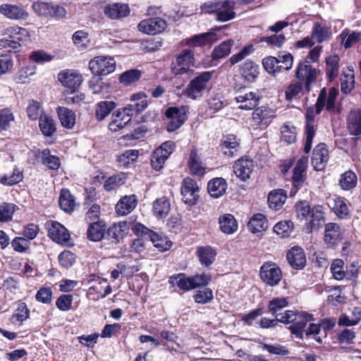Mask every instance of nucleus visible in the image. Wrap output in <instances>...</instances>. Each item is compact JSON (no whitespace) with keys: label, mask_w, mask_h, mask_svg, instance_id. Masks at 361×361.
Instances as JSON below:
<instances>
[{"label":"nucleus","mask_w":361,"mask_h":361,"mask_svg":"<svg viewBox=\"0 0 361 361\" xmlns=\"http://www.w3.org/2000/svg\"><path fill=\"white\" fill-rule=\"evenodd\" d=\"M279 322L283 324H292L289 327L291 334L295 335L297 338H302L304 332L307 336H313V338L318 343H322V340L317 336L321 326L319 324L311 323L305 329L307 322L313 320V316L310 314L300 312H296L292 310H286L284 315L279 319Z\"/></svg>","instance_id":"obj_1"},{"label":"nucleus","mask_w":361,"mask_h":361,"mask_svg":"<svg viewBox=\"0 0 361 361\" xmlns=\"http://www.w3.org/2000/svg\"><path fill=\"white\" fill-rule=\"evenodd\" d=\"M235 5L233 0H212L202 4L200 10L203 13L214 15L216 20L224 23L235 18Z\"/></svg>","instance_id":"obj_2"},{"label":"nucleus","mask_w":361,"mask_h":361,"mask_svg":"<svg viewBox=\"0 0 361 361\" xmlns=\"http://www.w3.org/2000/svg\"><path fill=\"white\" fill-rule=\"evenodd\" d=\"M214 71H203L190 80L185 90V94L192 99H197L203 95L204 91L211 88V80Z\"/></svg>","instance_id":"obj_3"},{"label":"nucleus","mask_w":361,"mask_h":361,"mask_svg":"<svg viewBox=\"0 0 361 361\" xmlns=\"http://www.w3.org/2000/svg\"><path fill=\"white\" fill-rule=\"evenodd\" d=\"M235 99L239 104V108L243 110H252L259 104L261 96L256 91H251L245 87H240L235 92Z\"/></svg>","instance_id":"obj_4"},{"label":"nucleus","mask_w":361,"mask_h":361,"mask_svg":"<svg viewBox=\"0 0 361 361\" xmlns=\"http://www.w3.org/2000/svg\"><path fill=\"white\" fill-rule=\"evenodd\" d=\"M189 107L188 106H171L166 110L165 116L170 121L167 123V130L173 132L179 128L188 119Z\"/></svg>","instance_id":"obj_5"},{"label":"nucleus","mask_w":361,"mask_h":361,"mask_svg":"<svg viewBox=\"0 0 361 361\" xmlns=\"http://www.w3.org/2000/svg\"><path fill=\"white\" fill-rule=\"evenodd\" d=\"M89 68L97 75H106L115 71L116 61L113 57L98 56L90 60Z\"/></svg>","instance_id":"obj_6"},{"label":"nucleus","mask_w":361,"mask_h":361,"mask_svg":"<svg viewBox=\"0 0 361 361\" xmlns=\"http://www.w3.org/2000/svg\"><path fill=\"white\" fill-rule=\"evenodd\" d=\"M195 65L194 52L190 49H183L171 63V71L175 75L187 73Z\"/></svg>","instance_id":"obj_7"},{"label":"nucleus","mask_w":361,"mask_h":361,"mask_svg":"<svg viewBox=\"0 0 361 361\" xmlns=\"http://www.w3.org/2000/svg\"><path fill=\"white\" fill-rule=\"evenodd\" d=\"M45 227L49 236L54 241L66 246L71 245L70 233L62 224L55 221H49L46 223Z\"/></svg>","instance_id":"obj_8"},{"label":"nucleus","mask_w":361,"mask_h":361,"mask_svg":"<svg viewBox=\"0 0 361 361\" xmlns=\"http://www.w3.org/2000/svg\"><path fill=\"white\" fill-rule=\"evenodd\" d=\"M261 279L270 286H276L282 279L281 269L273 262H265L262 264L259 271Z\"/></svg>","instance_id":"obj_9"},{"label":"nucleus","mask_w":361,"mask_h":361,"mask_svg":"<svg viewBox=\"0 0 361 361\" xmlns=\"http://www.w3.org/2000/svg\"><path fill=\"white\" fill-rule=\"evenodd\" d=\"M337 94L338 92L334 88H331L329 92L325 87L322 88L315 104L316 114H320L324 107L329 112L334 111Z\"/></svg>","instance_id":"obj_10"},{"label":"nucleus","mask_w":361,"mask_h":361,"mask_svg":"<svg viewBox=\"0 0 361 361\" xmlns=\"http://www.w3.org/2000/svg\"><path fill=\"white\" fill-rule=\"evenodd\" d=\"M32 7L35 12L39 16L63 18L66 14V11L63 7L53 4L52 3L37 1L33 3Z\"/></svg>","instance_id":"obj_11"},{"label":"nucleus","mask_w":361,"mask_h":361,"mask_svg":"<svg viewBox=\"0 0 361 361\" xmlns=\"http://www.w3.org/2000/svg\"><path fill=\"white\" fill-rule=\"evenodd\" d=\"M182 200L189 205H194L199 199V187L197 182L190 178H184L181 183Z\"/></svg>","instance_id":"obj_12"},{"label":"nucleus","mask_w":361,"mask_h":361,"mask_svg":"<svg viewBox=\"0 0 361 361\" xmlns=\"http://www.w3.org/2000/svg\"><path fill=\"white\" fill-rule=\"evenodd\" d=\"M283 63L286 66H279L277 58L274 56H267L262 60V65L268 73L275 76L276 73L290 70L293 63V56L288 53Z\"/></svg>","instance_id":"obj_13"},{"label":"nucleus","mask_w":361,"mask_h":361,"mask_svg":"<svg viewBox=\"0 0 361 361\" xmlns=\"http://www.w3.org/2000/svg\"><path fill=\"white\" fill-rule=\"evenodd\" d=\"M317 69L312 68L307 61L300 62L295 72V77L301 82H305V88L310 91V85L317 80Z\"/></svg>","instance_id":"obj_14"},{"label":"nucleus","mask_w":361,"mask_h":361,"mask_svg":"<svg viewBox=\"0 0 361 361\" xmlns=\"http://www.w3.org/2000/svg\"><path fill=\"white\" fill-rule=\"evenodd\" d=\"M343 238V232L336 223L325 225L324 241L328 248L335 249Z\"/></svg>","instance_id":"obj_15"},{"label":"nucleus","mask_w":361,"mask_h":361,"mask_svg":"<svg viewBox=\"0 0 361 361\" xmlns=\"http://www.w3.org/2000/svg\"><path fill=\"white\" fill-rule=\"evenodd\" d=\"M166 27V22L161 18H149L142 20L138 24V30L147 35H156L163 32Z\"/></svg>","instance_id":"obj_16"},{"label":"nucleus","mask_w":361,"mask_h":361,"mask_svg":"<svg viewBox=\"0 0 361 361\" xmlns=\"http://www.w3.org/2000/svg\"><path fill=\"white\" fill-rule=\"evenodd\" d=\"M59 82L66 87L75 91L82 82V75L74 70H63L58 74Z\"/></svg>","instance_id":"obj_17"},{"label":"nucleus","mask_w":361,"mask_h":361,"mask_svg":"<svg viewBox=\"0 0 361 361\" xmlns=\"http://www.w3.org/2000/svg\"><path fill=\"white\" fill-rule=\"evenodd\" d=\"M306 126H305V142L304 147V152L307 154L312 148V140L315 135L316 130L314 126V111L313 107L307 109L305 114Z\"/></svg>","instance_id":"obj_18"},{"label":"nucleus","mask_w":361,"mask_h":361,"mask_svg":"<svg viewBox=\"0 0 361 361\" xmlns=\"http://www.w3.org/2000/svg\"><path fill=\"white\" fill-rule=\"evenodd\" d=\"M147 107V96L142 92L134 94L131 97L130 103L124 107V111L133 116L143 111Z\"/></svg>","instance_id":"obj_19"},{"label":"nucleus","mask_w":361,"mask_h":361,"mask_svg":"<svg viewBox=\"0 0 361 361\" xmlns=\"http://www.w3.org/2000/svg\"><path fill=\"white\" fill-rule=\"evenodd\" d=\"M254 167L253 161L247 158L238 159L233 166V172L243 181L250 178Z\"/></svg>","instance_id":"obj_20"},{"label":"nucleus","mask_w":361,"mask_h":361,"mask_svg":"<svg viewBox=\"0 0 361 361\" xmlns=\"http://www.w3.org/2000/svg\"><path fill=\"white\" fill-rule=\"evenodd\" d=\"M0 13L11 20H25L29 16L23 7L10 4H1Z\"/></svg>","instance_id":"obj_21"},{"label":"nucleus","mask_w":361,"mask_h":361,"mask_svg":"<svg viewBox=\"0 0 361 361\" xmlns=\"http://www.w3.org/2000/svg\"><path fill=\"white\" fill-rule=\"evenodd\" d=\"M221 152L228 157L235 156L240 148L239 140L234 135H224L219 145Z\"/></svg>","instance_id":"obj_22"},{"label":"nucleus","mask_w":361,"mask_h":361,"mask_svg":"<svg viewBox=\"0 0 361 361\" xmlns=\"http://www.w3.org/2000/svg\"><path fill=\"white\" fill-rule=\"evenodd\" d=\"M329 150L324 143L318 144L313 149L312 156V164L317 171L324 168V164L329 160Z\"/></svg>","instance_id":"obj_23"},{"label":"nucleus","mask_w":361,"mask_h":361,"mask_svg":"<svg viewBox=\"0 0 361 361\" xmlns=\"http://www.w3.org/2000/svg\"><path fill=\"white\" fill-rule=\"evenodd\" d=\"M217 40L215 32H209L193 35L185 39V45L190 47L211 45Z\"/></svg>","instance_id":"obj_24"},{"label":"nucleus","mask_w":361,"mask_h":361,"mask_svg":"<svg viewBox=\"0 0 361 361\" xmlns=\"http://www.w3.org/2000/svg\"><path fill=\"white\" fill-rule=\"evenodd\" d=\"M104 13L112 20H119L129 14L130 8L126 4L115 3L106 6Z\"/></svg>","instance_id":"obj_25"},{"label":"nucleus","mask_w":361,"mask_h":361,"mask_svg":"<svg viewBox=\"0 0 361 361\" xmlns=\"http://www.w3.org/2000/svg\"><path fill=\"white\" fill-rule=\"evenodd\" d=\"M289 264L295 269H302L306 264V257L303 250L299 247H292L287 253Z\"/></svg>","instance_id":"obj_26"},{"label":"nucleus","mask_w":361,"mask_h":361,"mask_svg":"<svg viewBox=\"0 0 361 361\" xmlns=\"http://www.w3.org/2000/svg\"><path fill=\"white\" fill-rule=\"evenodd\" d=\"M106 224L104 221L97 220L90 224L87 231V238L93 242L101 240L106 235Z\"/></svg>","instance_id":"obj_27"},{"label":"nucleus","mask_w":361,"mask_h":361,"mask_svg":"<svg viewBox=\"0 0 361 361\" xmlns=\"http://www.w3.org/2000/svg\"><path fill=\"white\" fill-rule=\"evenodd\" d=\"M137 226L142 227L143 230H146L145 235H147V238H149L150 241L160 251H165L170 248L171 243V241H169L165 237L159 235L152 231H149L148 228L144 227L141 224L137 225L136 228H137Z\"/></svg>","instance_id":"obj_28"},{"label":"nucleus","mask_w":361,"mask_h":361,"mask_svg":"<svg viewBox=\"0 0 361 361\" xmlns=\"http://www.w3.org/2000/svg\"><path fill=\"white\" fill-rule=\"evenodd\" d=\"M227 189L226 180L223 178H214L207 184V190L209 195L214 198L221 197L226 193Z\"/></svg>","instance_id":"obj_29"},{"label":"nucleus","mask_w":361,"mask_h":361,"mask_svg":"<svg viewBox=\"0 0 361 361\" xmlns=\"http://www.w3.org/2000/svg\"><path fill=\"white\" fill-rule=\"evenodd\" d=\"M307 157H302L293 169V183L295 187L300 188L305 179Z\"/></svg>","instance_id":"obj_30"},{"label":"nucleus","mask_w":361,"mask_h":361,"mask_svg":"<svg viewBox=\"0 0 361 361\" xmlns=\"http://www.w3.org/2000/svg\"><path fill=\"white\" fill-rule=\"evenodd\" d=\"M242 77L248 82H253L259 75V66L252 61L247 60L240 68Z\"/></svg>","instance_id":"obj_31"},{"label":"nucleus","mask_w":361,"mask_h":361,"mask_svg":"<svg viewBox=\"0 0 361 361\" xmlns=\"http://www.w3.org/2000/svg\"><path fill=\"white\" fill-rule=\"evenodd\" d=\"M127 231V224L126 222H118V224H114L107 229L106 236L109 240H112L113 242L117 243L119 242L120 239L124 237Z\"/></svg>","instance_id":"obj_32"},{"label":"nucleus","mask_w":361,"mask_h":361,"mask_svg":"<svg viewBox=\"0 0 361 361\" xmlns=\"http://www.w3.org/2000/svg\"><path fill=\"white\" fill-rule=\"evenodd\" d=\"M219 224L221 231L226 234H233L238 229L237 221L231 214H224L220 216Z\"/></svg>","instance_id":"obj_33"},{"label":"nucleus","mask_w":361,"mask_h":361,"mask_svg":"<svg viewBox=\"0 0 361 361\" xmlns=\"http://www.w3.org/2000/svg\"><path fill=\"white\" fill-rule=\"evenodd\" d=\"M137 205V199L135 195L122 197L116 205L117 214L126 215L132 212Z\"/></svg>","instance_id":"obj_34"},{"label":"nucleus","mask_w":361,"mask_h":361,"mask_svg":"<svg viewBox=\"0 0 361 361\" xmlns=\"http://www.w3.org/2000/svg\"><path fill=\"white\" fill-rule=\"evenodd\" d=\"M348 129L350 135H361V110L351 111L348 118Z\"/></svg>","instance_id":"obj_35"},{"label":"nucleus","mask_w":361,"mask_h":361,"mask_svg":"<svg viewBox=\"0 0 361 361\" xmlns=\"http://www.w3.org/2000/svg\"><path fill=\"white\" fill-rule=\"evenodd\" d=\"M287 198L286 191L283 189H277L271 191L268 195V204L269 207L274 210H279L282 207Z\"/></svg>","instance_id":"obj_36"},{"label":"nucleus","mask_w":361,"mask_h":361,"mask_svg":"<svg viewBox=\"0 0 361 361\" xmlns=\"http://www.w3.org/2000/svg\"><path fill=\"white\" fill-rule=\"evenodd\" d=\"M252 119L255 124L261 126H267L274 118V114L270 109L257 108L254 109Z\"/></svg>","instance_id":"obj_37"},{"label":"nucleus","mask_w":361,"mask_h":361,"mask_svg":"<svg viewBox=\"0 0 361 361\" xmlns=\"http://www.w3.org/2000/svg\"><path fill=\"white\" fill-rule=\"evenodd\" d=\"M196 255L202 265L207 267L214 262L216 253L212 247L205 246L198 247Z\"/></svg>","instance_id":"obj_38"},{"label":"nucleus","mask_w":361,"mask_h":361,"mask_svg":"<svg viewBox=\"0 0 361 361\" xmlns=\"http://www.w3.org/2000/svg\"><path fill=\"white\" fill-rule=\"evenodd\" d=\"M57 114L61 125L66 128H72L75 123V113L63 106H59L57 109Z\"/></svg>","instance_id":"obj_39"},{"label":"nucleus","mask_w":361,"mask_h":361,"mask_svg":"<svg viewBox=\"0 0 361 361\" xmlns=\"http://www.w3.org/2000/svg\"><path fill=\"white\" fill-rule=\"evenodd\" d=\"M311 35L314 41L322 43L329 39L331 37L332 33L330 27L322 26L319 23H316L314 24Z\"/></svg>","instance_id":"obj_40"},{"label":"nucleus","mask_w":361,"mask_h":361,"mask_svg":"<svg viewBox=\"0 0 361 361\" xmlns=\"http://www.w3.org/2000/svg\"><path fill=\"white\" fill-rule=\"evenodd\" d=\"M288 305V299L286 298H275L271 300L268 304V312L271 313L275 318H280L284 313L281 311Z\"/></svg>","instance_id":"obj_41"},{"label":"nucleus","mask_w":361,"mask_h":361,"mask_svg":"<svg viewBox=\"0 0 361 361\" xmlns=\"http://www.w3.org/2000/svg\"><path fill=\"white\" fill-rule=\"evenodd\" d=\"M233 44L234 42L233 40L228 39L215 47L211 54L212 60L219 61L226 57L231 53Z\"/></svg>","instance_id":"obj_42"},{"label":"nucleus","mask_w":361,"mask_h":361,"mask_svg":"<svg viewBox=\"0 0 361 361\" xmlns=\"http://www.w3.org/2000/svg\"><path fill=\"white\" fill-rule=\"evenodd\" d=\"M188 166L193 174L202 176L204 173V168L195 149H192L190 153Z\"/></svg>","instance_id":"obj_43"},{"label":"nucleus","mask_w":361,"mask_h":361,"mask_svg":"<svg viewBox=\"0 0 361 361\" xmlns=\"http://www.w3.org/2000/svg\"><path fill=\"white\" fill-rule=\"evenodd\" d=\"M171 210L169 200L166 197L157 199L153 204L154 214L158 218L166 217Z\"/></svg>","instance_id":"obj_44"},{"label":"nucleus","mask_w":361,"mask_h":361,"mask_svg":"<svg viewBox=\"0 0 361 361\" xmlns=\"http://www.w3.org/2000/svg\"><path fill=\"white\" fill-rule=\"evenodd\" d=\"M59 206L66 212H71L75 207V200L68 189H62L59 200Z\"/></svg>","instance_id":"obj_45"},{"label":"nucleus","mask_w":361,"mask_h":361,"mask_svg":"<svg viewBox=\"0 0 361 361\" xmlns=\"http://www.w3.org/2000/svg\"><path fill=\"white\" fill-rule=\"evenodd\" d=\"M340 59L337 55H333L326 59V75L330 81L338 75Z\"/></svg>","instance_id":"obj_46"},{"label":"nucleus","mask_w":361,"mask_h":361,"mask_svg":"<svg viewBox=\"0 0 361 361\" xmlns=\"http://www.w3.org/2000/svg\"><path fill=\"white\" fill-rule=\"evenodd\" d=\"M340 38L344 47L349 49L361 39V32H350V30L345 29L341 33Z\"/></svg>","instance_id":"obj_47"},{"label":"nucleus","mask_w":361,"mask_h":361,"mask_svg":"<svg viewBox=\"0 0 361 361\" xmlns=\"http://www.w3.org/2000/svg\"><path fill=\"white\" fill-rule=\"evenodd\" d=\"M312 220L307 226L308 228L318 229L322 222L324 221V207L322 205H315L311 209Z\"/></svg>","instance_id":"obj_48"},{"label":"nucleus","mask_w":361,"mask_h":361,"mask_svg":"<svg viewBox=\"0 0 361 361\" xmlns=\"http://www.w3.org/2000/svg\"><path fill=\"white\" fill-rule=\"evenodd\" d=\"M247 226L253 233L260 232L262 230H265L267 228L266 217L262 214H256L250 219Z\"/></svg>","instance_id":"obj_49"},{"label":"nucleus","mask_w":361,"mask_h":361,"mask_svg":"<svg viewBox=\"0 0 361 361\" xmlns=\"http://www.w3.org/2000/svg\"><path fill=\"white\" fill-rule=\"evenodd\" d=\"M116 107V103L112 101L100 102L96 108L95 116L98 121L104 120Z\"/></svg>","instance_id":"obj_50"},{"label":"nucleus","mask_w":361,"mask_h":361,"mask_svg":"<svg viewBox=\"0 0 361 361\" xmlns=\"http://www.w3.org/2000/svg\"><path fill=\"white\" fill-rule=\"evenodd\" d=\"M169 283L176 284L183 290H190L193 289L191 277H186L183 274H179L170 277Z\"/></svg>","instance_id":"obj_51"},{"label":"nucleus","mask_w":361,"mask_h":361,"mask_svg":"<svg viewBox=\"0 0 361 361\" xmlns=\"http://www.w3.org/2000/svg\"><path fill=\"white\" fill-rule=\"evenodd\" d=\"M39 126L45 136H51L56 130L54 121L47 115L39 118Z\"/></svg>","instance_id":"obj_52"},{"label":"nucleus","mask_w":361,"mask_h":361,"mask_svg":"<svg viewBox=\"0 0 361 361\" xmlns=\"http://www.w3.org/2000/svg\"><path fill=\"white\" fill-rule=\"evenodd\" d=\"M168 157V152H163L161 149H156L151 155L152 168L156 170L161 169Z\"/></svg>","instance_id":"obj_53"},{"label":"nucleus","mask_w":361,"mask_h":361,"mask_svg":"<svg viewBox=\"0 0 361 361\" xmlns=\"http://www.w3.org/2000/svg\"><path fill=\"white\" fill-rule=\"evenodd\" d=\"M168 157V152H163L161 149H156L151 155L152 168L156 170L161 169Z\"/></svg>","instance_id":"obj_54"},{"label":"nucleus","mask_w":361,"mask_h":361,"mask_svg":"<svg viewBox=\"0 0 361 361\" xmlns=\"http://www.w3.org/2000/svg\"><path fill=\"white\" fill-rule=\"evenodd\" d=\"M17 209H18V207L13 203L4 202L0 204V221L7 222L11 221Z\"/></svg>","instance_id":"obj_55"},{"label":"nucleus","mask_w":361,"mask_h":361,"mask_svg":"<svg viewBox=\"0 0 361 361\" xmlns=\"http://www.w3.org/2000/svg\"><path fill=\"white\" fill-rule=\"evenodd\" d=\"M29 314L30 311L27 307L26 304L25 302H20L18 303L17 307L15 310L11 319L13 323L16 322L22 323L29 317Z\"/></svg>","instance_id":"obj_56"},{"label":"nucleus","mask_w":361,"mask_h":361,"mask_svg":"<svg viewBox=\"0 0 361 361\" xmlns=\"http://www.w3.org/2000/svg\"><path fill=\"white\" fill-rule=\"evenodd\" d=\"M23 179L22 172L18 169H14L12 174L0 176V183L4 185H16Z\"/></svg>","instance_id":"obj_57"},{"label":"nucleus","mask_w":361,"mask_h":361,"mask_svg":"<svg viewBox=\"0 0 361 361\" xmlns=\"http://www.w3.org/2000/svg\"><path fill=\"white\" fill-rule=\"evenodd\" d=\"M142 75L141 71L136 69H131L125 71L120 75V82L124 85H130L137 81Z\"/></svg>","instance_id":"obj_58"},{"label":"nucleus","mask_w":361,"mask_h":361,"mask_svg":"<svg viewBox=\"0 0 361 361\" xmlns=\"http://www.w3.org/2000/svg\"><path fill=\"white\" fill-rule=\"evenodd\" d=\"M357 183V176L351 171H346L342 174L340 179V185L342 189L348 190L354 188Z\"/></svg>","instance_id":"obj_59"},{"label":"nucleus","mask_w":361,"mask_h":361,"mask_svg":"<svg viewBox=\"0 0 361 361\" xmlns=\"http://www.w3.org/2000/svg\"><path fill=\"white\" fill-rule=\"evenodd\" d=\"M48 149H45L42 152V163L51 170H56L60 166V160L59 157L50 155Z\"/></svg>","instance_id":"obj_60"},{"label":"nucleus","mask_w":361,"mask_h":361,"mask_svg":"<svg viewBox=\"0 0 361 361\" xmlns=\"http://www.w3.org/2000/svg\"><path fill=\"white\" fill-rule=\"evenodd\" d=\"M295 209L298 219L302 221L307 219L311 214L312 208L307 201L303 200L295 204Z\"/></svg>","instance_id":"obj_61"},{"label":"nucleus","mask_w":361,"mask_h":361,"mask_svg":"<svg viewBox=\"0 0 361 361\" xmlns=\"http://www.w3.org/2000/svg\"><path fill=\"white\" fill-rule=\"evenodd\" d=\"M293 227L291 221H281L278 222L274 227V232L282 238L288 237Z\"/></svg>","instance_id":"obj_62"},{"label":"nucleus","mask_w":361,"mask_h":361,"mask_svg":"<svg viewBox=\"0 0 361 361\" xmlns=\"http://www.w3.org/2000/svg\"><path fill=\"white\" fill-rule=\"evenodd\" d=\"M27 116L31 120H37V118L39 119L41 116H44V115H42L43 109L40 104L35 100H32L30 102L27 107Z\"/></svg>","instance_id":"obj_63"},{"label":"nucleus","mask_w":361,"mask_h":361,"mask_svg":"<svg viewBox=\"0 0 361 361\" xmlns=\"http://www.w3.org/2000/svg\"><path fill=\"white\" fill-rule=\"evenodd\" d=\"M213 292L210 288H208L199 290L194 295L195 301L200 304H205L213 300Z\"/></svg>","instance_id":"obj_64"}]
</instances>
